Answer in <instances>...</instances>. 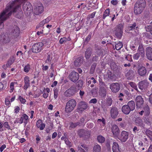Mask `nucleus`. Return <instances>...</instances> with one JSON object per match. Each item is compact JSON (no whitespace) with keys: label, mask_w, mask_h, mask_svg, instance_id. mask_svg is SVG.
<instances>
[{"label":"nucleus","mask_w":152,"mask_h":152,"mask_svg":"<svg viewBox=\"0 0 152 152\" xmlns=\"http://www.w3.org/2000/svg\"><path fill=\"white\" fill-rule=\"evenodd\" d=\"M5 103L8 106H9L10 105V102L9 101V99L7 98H6L5 99Z\"/></svg>","instance_id":"53"},{"label":"nucleus","mask_w":152,"mask_h":152,"mask_svg":"<svg viewBox=\"0 0 152 152\" xmlns=\"http://www.w3.org/2000/svg\"><path fill=\"white\" fill-rule=\"evenodd\" d=\"M22 119H23L21 117L20 118H18L16 119V120L15 121V123H19L21 124L23 122Z\"/></svg>","instance_id":"43"},{"label":"nucleus","mask_w":152,"mask_h":152,"mask_svg":"<svg viewBox=\"0 0 152 152\" xmlns=\"http://www.w3.org/2000/svg\"><path fill=\"white\" fill-rule=\"evenodd\" d=\"M52 55L51 53H49L47 54V60L48 61H50L52 58Z\"/></svg>","instance_id":"47"},{"label":"nucleus","mask_w":152,"mask_h":152,"mask_svg":"<svg viewBox=\"0 0 152 152\" xmlns=\"http://www.w3.org/2000/svg\"><path fill=\"white\" fill-rule=\"evenodd\" d=\"M136 24L135 23H134L131 26L128 27V29L129 30L134 29L136 28Z\"/></svg>","instance_id":"44"},{"label":"nucleus","mask_w":152,"mask_h":152,"mask_svg":"<svg viewBox=\"0 0 152 152\" xmlns=\"http://www.w3.org/2000/svg\"><path fill=\"white\" fill-rule=\"evenodd\" d=\"M113 152H120L118 144L116 142H114L112 146Z\"/></svg>","instance_id":"22"},{"label":"nucleus","mask_w":152,"mask_h":152,"mask_svg":"<svg viewBox=\"0 0 152 152\" xmlns=\"http://www.w3.org/2000/svg\"><path fill=\"white\" fill-rule=\"evenodd\" d=\"M78 125H79V123H72L71 124L70 127L71 128H75Z\"/></svg>","instance_id":"48"},{"label":"nucleus","mask_w":152,"mask_h":152,"mask_svg":"<svg viewBox=\"0 0 152 152\" xmlns=\"http://www.w3.org/2000/svg\"><path fill=\"white\" fill-rule=\"evenodd\" d=\"M25 0H15L10 2L6 7L5 10L0 13V29L4 26L3 22L10 16L12 13L16 12L20 9V5Z\"/></svg>","instance_id":"1"},{"label":"nucleus","mask_w":152,"mask_h":152,"mask_svg":"<svg viewBox=\"0 0 152 152\" xmlns=\"http://www.w3.org/2000/svg\"><path fill=\"white\" fill-rule=\"evenodd\" d=\"M122 111L124 114H128L130 113L131 110L129 107L128 105H125L122 106Z\"/></svg>","instance_id":"20"},{"label":"nucleus","mask_w":152,"mask_h":152,"mask_svg":"<svg viewBox=\"0 0 152 152\" xmlns=\"http://www.w3.org/2000/svg\"><path fill=\"white\" fill-rule=\"evenodd\" d=\"M146 55L148 59L152 60V48L150 47L147 48Z\"/></svg>","instance_id":"16"},{"label":"nucleus","mask_w":152,"mask_h":152,"mask_svg":"<svg viewBox=\"0 0 152 152\" xmlns=\"http://www.w3.org/2000/svg\"><path fill=\"white\" fill-rule=\"evenodd\" d=\"M127 105L128 106L131 111L133 110L135 108V103L132 100L129 102Z\"/></svg>","instance_id":"23"},{"label":"nucleus","mask_w":152,"mask_h":152,"mask_svg":"<svg viewBox=\"0 0 152 152\" xmlns=\"http://www.w3.org/2000/svg\"><path fill=\"white\" fill-rule=\"evenodd\" d=\"M43 43L42 42L35 43L32 45L31 48L32 52L35 53L40 52L43 49Z\"/></svg>","instance_id":"3"},{"label":"nucleus","mask_w":152,"mask_h":152,"mask_svg":"<svg viewBox=\"0 0 152 152\" xmlns=\"http://www.w3.org/2000/svg\"><path fill=\"white\" fill-rule=\"evenodd\" d=\"M137 52L134 55L133 58L135 60H137L140 56L143 58L145 56L144 50L142 46H139Z\"/></svg>","instance_id":"4"},{"label":"nucleus","mask_w":152,"mask_h":152,"mask_svg":"<svg viewBox=\"0 0 152 152\" xmlns=\"http://www.w3.org/2000/svg\"><path fill=\"white\" fill-rule=\"evenodd\" d=\"M148 86V83L146 80L141 81L139 83V88L141 90L147 88Z\"/></svg>","instance_id":"11"},{"label":"nucleus","mask_w":152,"mask_h":152,"mask_svg":"<svg viewBox=\"0 0 152 152\" xmlns=\"http://www.w3.org/2000/svg\"><path fill=\"white\" fill-rule=\"evenodd\" d=\"M80 108L81 109V110H85L86 109L87 107V105L86 102H81L80 103Z\"/></svg>","instance_id":"29"},{"label":"nucleus","mask_w":152,"mask_h":152,"mask_svg":"<svg viewBox=\"0 0 152 152\" xmlns=\"http://www.w3.org/2000/svg\"><path fill=\"white\" fill-rule=\"evenodd\" d=\"M136 106L138 108H140L142 107L144 100L141 96H138L135 99Z\"/></svg>","instance_id":"8"},{"label":"nucleus","mask_w":152,"mask_h":152,"mask_svg":"<svg viewBox=\"0 0 152 152\" xmlns=\"http://www.w3.org/2000/svg\"><path fill=\"white\" fill-rule=\"evenodd\" d=\"M110 12V10L109 9H107L104 12L103 15V19H105L106 17L109 16Z\"/></svg>","instance_id":"27"},{"label":"nucleus","mask_w":152,"mask_h":152,"mask_svg":"<svg viewBox=\"0 0 152 152\" xmlns=\"http://www.w3.org/2000/svg\"><path fill=\"white\" fill-rule=\"evenodd\" d=\"M133 71L132 70H129L128 72L126 74V76H132Z\"/></svg>","instance_id":"51"},{"label":"nucleus","mask_w":152,"mask_h":152,"mask_svg":"<svg viewBox=\"0 0 152 152\" xmlns=\"http://www.w3.org/2000/svg\"><path fill=\"white\" fill-rule=\"evenodd\" d=\"M101 150V147L99 145H95L93 148L94 152H100Z\"/></svg>","instance_id":"25"},{"label":"nucleus","mask_w":152,"mask_h":152,"mask_svg":"<svg viewBox=\"0 0 152 152\" xmlns=\"http://www.w3.org/2000/svg\"><path fill=\"white\" fill-rule=\"evenodd\" d=\"M130 47L131 49L134 51H135L137 49V48H136L135 45H131Z\"/></svg>","instance_id":"62"},{"label":"nucleus","mask_w":152,"mask_h":152,"mask_svg":"<svg viewBox=\"0 0 152 152\" xmlns=\"http://www.w3.org/2000/svg\"><path fill=\"white\" fill-rule=\"evenodd\" d=\"M98 123L102 122V124H105V121L102 118L101 119H98Z\"/></svg>","instance_id":"56"},{"label":"nucleus","mask_w":152,"mask_h":152,"mask_svg":"<svg viewBox=\"0 0 152 152\" xmlns=\"http://www.w3.org/2000/svg\"><path fill=\"white\" fill-rule=\"evenodd\" d=\"M22 118L23 119V122L26 124L28 122V117L26 114H23L21 116Z\"/></svg>","instance_id":"26"},{"label":"nucleus","mask_w":152,"mask_h":152,"mask_svg":"<svg viewBox=\"0 0 152 152\" xmlns=\"http://www.w3.org/2000/svg\"><path fill=\"white\" fill-rule=\"evenodd\" d=\"M30 69L31 67L30 65L28 64L24 67L23 70L25 72L27 73L29 72Z\"/></svg>","instance_id":"32"},{"label":"nucleus","mask_w":152,"mask_h":152,"mask_svg":"<svg viewBox=\"0 0 152 152\" xmlns=\"http://www.w3.org/2000/svg\"><path fill=\"white\" fill-rule=\"evenodd\" d=\"M149 101L151 104H152V94H151L149 98Z\"/></svg>","instance_id":"64"},{"label":"nucleus","mask_w":152,"mask_h":152,"mask_svg":"<svg viewBox=\"0 0 152 152\" xmlns=\"http://www.w3.org/2000/svg\"><path fill=\"white\" fill-rule=\"evenodd\" d=\"M97 102V100L96 99H91L89 102L90 103H96Z\"/></svg>","instance_id":"57"},{"label":"nucleus","mask_w":152,"mask_h":152,"mask_svg":"<svg viewBox=\"0 0 152 152\" xmlns=\"http://www.w3.org/2000/svg\"><path fill=\"white\" fill-rule=\"evenodd\" d=\"M130 86L136 90H137V88L136 84L134 83L131 82L129 83Z\"/></svg>","instance_id":"40"},{"label":"nucleus","mask_w":152,"mask_h":152,"mask_svg":"<svg viewBox=\"0 0 152 152\" xmlns=\"http://www.w3.org/2000/svg\"><path fill=\"white\" fill-rule=\"evenodd\" d=\"M115 34L117 37L120 38L122 36L123 25L121 24H119L117 26Z\"/></svg>","instance_id":"9"},{"label":"nucleus","mask_w":152,"mask_h":152,"mask_svg":"<svg viewBox=\"0 0 152 152\" xmlns=\"http://www.w3.org/2000/svg\"><path fill=\"white\" fill-rule=\"evenodd\" d=\"M111 3L113 5H116L118 3V1L116 0H112L111 1Z\"/></svg>","instance_id":"61"},{"label":"nucleus","mask_w":152,"mask_h":152,"mask_svg":"<svg viewBox=\"0 0 152 152\" xmlns=\"http://www.w3.org/2000/svg\"><path fill=\"white\" fill-rule=\"evenodd\" d=\"M128 135L129 134L127 132L123 131L119 135H118L117 137H116L118 138L121 142H124L128 139Z\"/></svg>","instance_id":"5"},{"label":"nucleus","mask_w":152,"mask_h":152,"mask_svg":"<svg viewBox=\"0 0 152 152\" xmlns=\"http://www.w3.org/2000/svg\"><path fill=\"white\" fill-rule=\"evenodd\" d=\"M126 58L127 60L131 61H132V56L131 55L128 54L126 57Z\"/></svg>","instance_id":"50"},{"label":"nucleus","mask_w":152,"mask_h":152,"mask_svg":"<svg viewBox=\"0 0 152 152\" xmlns=\"http://www.w3.org/2000/svg\"><path fill=\"white\" fill-rule=\"evenodd\" d=\"M69 77L70 80L72 81L73 82H75L79 79V75L77 72L73 71L69 74Z\"/></svg>","instance_id":"6"},{"label":"nucleus","mask_w":152,"mask_h":152,"mask_svg":"<svg viewBox=\"0 0 152 152\" xmlns=\"http://www.w3.org/2000/svg\"><path fill=\"white\" fill-rule=\"evenodd\" d=\"M123 46L122 43L119 42L117 43L115 45V48L117 50H120Z\"/></svg>","instance_id":"31"},{"label":"nucleus","mask_w":152,"mask_h":152,"mask_svg":"<svg viewBox=\"0 0 152 152\" xmlns=\"http://www.w3.org/2000/svg\"><path fill=\"white\" fill-rule=\"evenodd\" d=\"M96 63H94L91 66V68L90 70V73L91 74H93V73L94 70L96 67Z\"/></svg>","instance_id":"34"},{"label":"nucleus","mask_w":152,"mask_h":152,"mask_svg":"<svg viewBox=\"0 0 152 152\" xmlns=\"http://www.w3.org/2000/svg\"><path fill=\"white\" fill-rule=\"evenodd\" d=\"M112 100L110 98H108L107 100V105L108 106H110L112 103Z\"/></svg>","instance_id":"38"},{"label":"nucleus","mask_w":152,"mask_h":152,"mask_svg":"<svg viewBox=\"0 0 152 152\" xmlns=\"http://www.w3.org/2000/svg\"><path fill=\"white\" fill-rule=\"evenodd\" d=\"M6 147V145H2L1 147L0 148V151L1 152H2L4 150Z\"/></svg>","instance_id":"60"},{"label":"nucleus","mask_w":152,"mask_h":152,"mask_svg":"<svg viewBox=\"0 0 152 152\" xmlns=\"http://www.w3.org/2000/svg\"><path fill=\"white\" fill-rule=\"evenodd\" d=\"M82 145H79L78 147V151L79 152H86V151L82 148Z\"/></svg>","instance_id":"46"},{"label":"nucleus","mask_w":152,"mask_h":152,"mask_svg":"<svg viewBox=\"0 0 152 152\" xmlns=\"http://www.w3.org/2000/svg\"><path fill=\"white\" fill-rule=\"evenodd\" d=\"M23 15V12L22 11H20L19 13V15H16V17L18 18H20Z\"/></svg>","instance_id":"52"},{"label":"nucleus","mask_w":152,"mask_h":152,"mask_svg":"<svg viewBox=\"0 0 152 152\" xmlns=\"http://www.w3.org/2000/svg\"><path fill=\"white\" fill-rule=\"evenodd\" d=\"M118 112L117 108L113 107L110 110V115L111 117L113 118H116L118 114Z\"/></svg>","instance_id":"12"},{"label":"nucleus","mask_w":152,"mask_h":152,"mask_svg":"<svg viewBox=\"0 0 152 152\" xmlns=\"http://www.w3.org/2000/svg\"><path fill=\"white\" fill-rule=\"evenodd\" d=\"M15 83L11 82L10 84V93L12 92L14 90V84Z\"/></svg>","instance_id":"35"},{"label":"nucleus","mask_w":152,"mask_h":152,"mask_svg":"<svg viewBox=\"0 0 152 152\" xmlns=\"http://www.w3.org/2000/svg\"><path fill=\"white\" fill-rule=\"evenodd\" d=\"M20 110V108L19 107L17 106L15 107L14 113H18Z\"/></svg>","instance_id":"49"},{"label":"nucleus","mask_w":152,"mask_h":152,"mask_svg":"<svg viewBox=\"0 0 152 152\" xmlns=\"http://www.w3.org/2000/svg\"><path fill=\"white\" fill-rule=\"evenodd\" d=\"M91 55L90 51H88V50H87L85 53V57L87 59H88Z\"/></svg>","instance_id":"37"},{"label":"nucleus","mask_w":152,"mask_h":152,"mask_svg":"<svg viewBox=\"0 0 152 152\" xmlns=\"http://www.w3.org/2000/svg\"><path fill=\"white\" fill-rule=\"evenodd\" d=\"M37 126L40 130H43L45 128V125L43 123L41 120H38L37 122Z\"/></svg>","instance_id":"19"},{"label":"nucleus","mask_w":152,"mask_h":152,"mask_svg":"<svg viewBox=\"0 0 152 152\" xmlns=\"http://www.w3.org/2000/svg\"><path fill=\"white\" fill-rule=\"evenodd\" d=\"M29 86L30 83H25L23 86V89L24 90H26L29 87Z\"/></svg>","instance_id":"54"},{"label":"nucleus","mask_w":152,"mask_h":152,"mask_svg":"<svg viewBox=\"0 0 152 152\" xmlns=\"http://www.w3.org/2000/svg\"><path fill=\"white\" fill-rule=\"evenodd\" d=\"M32 8L31 5L28 2H26L23 4V9L24 10L31 11L32 10Z\"/></svg>","instance_id":"14"},{"label":"nucleus","mask_w":152,"mask_h":152,"mask_svg":"<svg viewBox=\"0 0 152 152\" xmlns=\"http://www.w3.org/2000/svg\"><path fill=\"white\" fill-rule=\"evenodd\" d=\"M29 78L28 76H26L24 77V82L25 83H29Z\"/></svg>","instance_id":"45"},{"label":"nucleus","mask_w":152,"mask_h":152,"mask_svg":"<svg viewBox=\"0 0 152 152\" xmlns=\"http://www.w3.org/2000/svg\"><path fill=\"white\" fill-rule=\"evenodd\" d=\"M44 8L42 5H40L37 7L35 9V12L36 15H39L43 11Z\"/></svg>","instance_id":"21"},{"label":"nucleus","mask_w":152,"mask_h":152,"mask_svg":"<svg viewBox=\"0 0 152 152\" xmlns=\"http://www.w3.org/2000/svg\"><path fill=\"white\" fill-rule=\"evenodd\" d=\"M83 61V57H79L75 59L74 61V64L76 66H80L82 64Z\"/></svg>","instance_id":"18"},{"label":"nucleus","mask_w":152,"mask_h":152,"mask_svg":"<svg viewBox=\"0 0 152 152\" xmlns=\"http://www.w3.org/2000/svg\"><path fill=\"white\" fill-rule=\"evenodd\" d=\"M76 91L75 86H72L69 89L67 90V96L73 95L75 93Z\"/></svg>","instance_id":"13"},{"label":"nucleus","mask_w":152,"mask_h":152,"mask_svg":"<svg viewBox=\"0 0 152 152\" xmlns=\"http://www.w3.org/2000/svg\"><path fill=\"white\" fill-rule=\"evenodd\" d=\"M15 61L14 57L13 56L10 58L8 60L6 64L7 67L10 66Z\"/></svg>","instance_id":"24"},{"label":"nucleus","mask_w":152,"mask_h":152,"mask_svg":"<svg viewBox=\"0 0 152 152\" xmlns=\"http://www.w3.org/2000/svg\"><path fill=\"white\" fill-rule=\"evenodd\" d=\"M136 123L137 125L140 126H143V124L142 120L140 118H137L136 119Z\"/></svg>","instance_id":"28"},{"label":"nucleus","mask_w":152,"mask_h":152,"mask_svg":"<svg viewBox=\"0 0 152 152\" xmlns=\"http://www.w3.org/2000/svg\"><path fill=\"white\" fill-rule=\"evenodd\" d=\"M4 127L7 128V129H10V126L8 124V122H5L3 124Z\"/></svg>","instance_id":"41"},{"label":"nucleus","mask_w":152,"mask_h":152,"mask_svg":"<svg viewBox=\"0 0 152 152\" xmlns=\"http://www.w3.org/2000/svg\"><path fill=\"white\" fill-rule=\"evenodd\" d=\"M44 24H45L44 23H43V22L42 21L39 23V25L37 26L36 28H38L39 27H42Z\"/></svg>","instance_id":"59"},{"label":"nucleus","mask_w":152,"mask_h":152,"mask_svg":"<svg viewBox=\"0 0 152 152\" xmlns=\"http://www.w3.org/2000/svg\"><path fill=\"white\" fill-rule=\"evenodd\" d=\"M4 37L5 35L4 34L0 36V40L1 41H2L4 42L5 43H7V42L5 41L6 39Z\"/></svg>","instance_id":"42"},{"label":"nucleus","mask_w":152,"mask_h":152,"mask_svg":"<svg viewBox=\"0 0 152 152\" xmlns=\"http://www.w3.org/2000/svg\"><path fill=\"white\" fill-rule=\"evenodd\" d=\"M145 6V3L144 0H140L137 1L134 8V13L136 15L141 14Z\"/></svg>","instance_id":"2"},{"label":"nucleus","mask_w":152,"mask_h":152,"mask_svg":"<svg viewBox=\"0 0 152 152\" xmlns=\"http://www.w3.org/2000/svg\"><path fill=\"white\" fill-rule=\"evenodd\" d=\"M18 99L22 104H24L26 101L24 98L20 96H18Z\"/></svg>","instance_id":"36"},{"label":"nucleus","mask_w":152,"mask_h":152,"mask_svg":"<svg viewBox=\"0 0 152 152\" xmlns=\"http://www.w3.org/2000/svg\"><path fill=\"white\" fill-rule=\"evenodd\" d=\"M66 38H61L60 40V42L61 44H63L65 42Z\"/></svg>","instance_id":"58"},{"label":"nucleus","mask_w":152,"mask_h":152,"mask_svg":"<svg viewBox=\"0 0 152 152\" xmlns=\"http://www.w3.org/2000/svg\"><path fill=\"white\" fill-rule=\"evenodd\" d=\"M48 69V66H44L43 65L42 66V69L43 71H46Z\"/></svg>","instance_id":"55"},{"label":"nucleus","mask_w":152,"mask_h":152,"mask_svg":"<svg viewBox=\"0 0 152 152\" xmlns=\"http://www.w3.org/2000/svg\"><path fill=\"white\" fill-rule=\"evenodd\" d=\"M112 132L114 136L116 137L118 135L119 130L118 127L115 125H113L112 127Z\"/></svg>","instance_id":"15"},{"label":"nucleus","mask_w":152,"mask_h":152,"mask_svg":"<svg viewBox=\"0 0 152 152\" xmlns=\"http://www.w3.org/2000/svg\"><path fill=\"white\" fill-rule=\"evenodd\" d=\"M146 134L152 141V132L149 130H147L146 131Z\"/></svg>","instance_id":"30"},{"label":"nucleus","mask_w":152,"mask_h":152,"mask_svg":"<svg viewBox=\"0 0 152 152\" xmlns=\"http://www.w3.org/2000/svg\"><path fill=\"white\" fill-rule=\"evenodd\" d=\"M110 88L112 92L115 93L119 90L120 87L119 83H116L111 84Z\"/></svg>","instance_id":"10"},{"label":"nucleus","mask_w":152,"mask_h":152,"mask_svg":"<svg viewBox=\"0 0 152 152\" xmlns=\"http://www.w3.org/2000/svg\"><path fill=\"white\" fill-rule=\"evenodd\" d=\"M138 72L140 76H144L146 73L147 70L145 67L142 66L138 69Z\"/></svg>","instance_id":"17"},{"label":"nucleus","mask_w":152,"mask_h":152,"mask_svg":"<svg viewBox=\"0 0 152 152\" xmlns=\"http://www.w3.org/2000/svg\"><path fill=\"white\" fill-rule=\"evenodd\" d=\"M58 91L57 89H56L54 90V97L55 99H56L58 97Z\"/></svg>","instance_id":"39"},{"label":"nucleus","mask_w":152,"mask_h":152,"mask_svg":"<svg viewBox=\"0 0 152 152\" xmlns=\"http://www.w3.org/2000/svg\"><path fill=\"white\" fill-rule=\"evenodd\" d=\"M76 105L75 100L71 99L67 102V112H71L74 109Z\"/></svg>","instance_id":"7"},{"label":"nucleus","mask_w":152,"mask_h":152,"mask_svg":"<svg viewBox=\"0 0 152 152\" xmlns=\"http://www.w3.org/2000/svg\"><path fill=\"white\" fill-rule=\"evenodd\" d=\"M97 140L100 143H103L105 141V138L102 136H99L97 137Z\"/></svg>","instance_id":"33"},{"label":"nucleus","mask_w":152,"mask_h":152,"mask_svg":"<svg viewBox=\"0 0 152 152\" xmlns=\"http://www.w3.org/2000/svg\"><path fill=\"white\" fill-rule=\"evenodd\" d=\"M81 146L83 148H84L85 149V150L86 151H88V147L86 145H82Z\"/></svg>","instance_id":"63"}]
</instances>
